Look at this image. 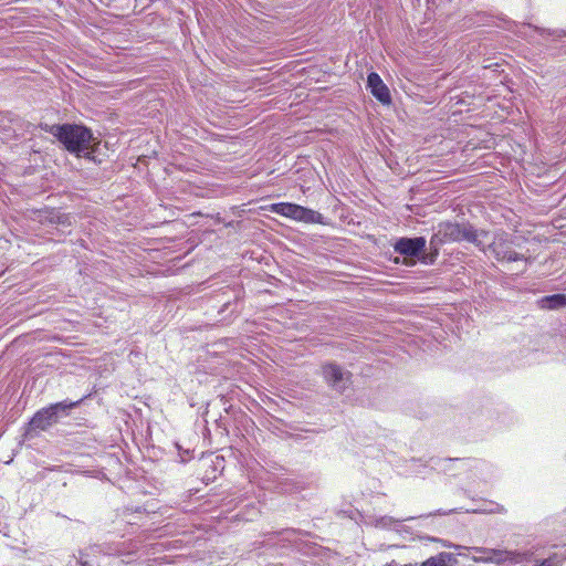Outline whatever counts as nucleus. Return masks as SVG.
Returning <instances> with one entry per match:
<instances>
[{"label": "nucleus", "mask_w": 566, "mask_h": 566, "mask_svg": "<svg viewBox=\"0 0 566 566\" xmlns=\"http://www.w3.org/2000/svg\"><path fill=\"white\" fill-rule=\"evenodd\" d=\"M424 247L426 239L422 237L412 239L402 238L396 242L395 250L405 258V264L413 265L416 258L423 252Z\"/></svg>", "instance_id": "39448f33"}, {"label": "nucleus", "mask_w": 566, "mask_h": 566, "mask_svg": "<svg viewBox=\"0 0 566 566\" xmlns=\"http://www.w3.org/2000/svg\"><path fill=\"white\" fill-rule=\"evenodd\" d=\"M367 87L381 104L389 105L391 103L389 88L377 73L373 72L368 75Z\"/></svg>", "instance_id": "0eeeda50"}, {"label": "nucleus", "mask_w": 566, "mask_h": 566, "mask_svg": "<svg viewBox=\"0 0 566 566\" xmlns=\"http://www.w3.org/2000/svg\"><path fill=\"white\" fill-rule=\"evenodd\" d=\"M82 400L72 401L65 399L39 409L27 424L25 437L34 438L42 431L50 430L54 424L69 417L71 411L81 405Z\"/></svg>", "instance_id": "7ed1b4c3"}, {"label": "nucleus", "mask_w": 566, "mask_h": 566, "mask_svg": "<svg viewBox=\"0 0 566 566\" xmlns=\"http://www.w3.org/2000/svg\"><path fill=\"white\" fill-rule=\"evenodd\" d=\"M62 126H63V124H53V125L40 124L41 129L46 132V133H49V134H51V135H53L56 138L57 142H59V135L55 132V129L57 127H62Z\"/></svg>", "instance_id": "ddd939ff"}, {"label": "nucleus", "mask_w": 566, "mask_h": 566, "mask_svg": "<svg viewBox=\"0 0 566 566\" xmlns=\"http://www.w3.org/2000/svg\"><path fill=\"white\" fill-rule=\"evenodd\" d=\"M539 306L544 310H557L566 306V295L554 294L539 300Z\"/></svg>", "instance_id": "9b49d317"}, {"label": "nucleus", "mask_w": 566, "mask_h": 566, "mask_svg": "<svg viewBox=\"0 0 566 566\" xmlns=\"http://www.w3.org/2000/svg\"><path fill=\"white\" fill-rule=\"evenodd\" d=\"M55 132L59 135V143L67 153L77 158L95 160L99 142L90 127L84 124L64 123Z\"/></svg>", "instance_id": "f257e3e1"}, {"label": "nucleus", "mask_w": 566, "mask_h": 566, "mask_svg": "<svg viewBox=\"0 0 566 566\" xmlns=\"http://www.w3.org/2000/svg\"><path fill=\"white\" fill-rule=\"evenodd\" d=\"M420 539H426V541H429V542H436V543H440L442 546L444 547H453V545L451 543H448L443 539H440V538H437V537H432V536H421L419 537Z\"/></svg>", "instance_id": "4468645a"}, {"label": "nucleus", "mask_w": 566, "mask_h": 566, "mask_svg": "<svg viewBox=\"0 0 566 566\" xmlns=\"http://www.w3.org/2000/svg\"><path fill=\"white\" fill-rule=\"evenodd\" d=\"M17 556L21 559L20 566L23 563L35 566V564L43 563L42 557L44 556V553L40 552L35 548H28V549H20Z\"/></svg>", "instance_id": "9d476101"}, {"label": "nucleus", "mask_w": 566, "mask_h": 566, "mask_svg": "<svg viewBox=\"0 0 566 566\" xmlns=\"http://www.w3.org/2000/svg\"><path fill=\"white\" fill-rule=\"evenodd\" d=\"M375 526L378 528H395L398 533L402 532V530L399 528L398 521L389 516H382L376 520Z\"/></svg>", "instance_id": "f8f14e48"}, {"label": "nucleus", "mask_w": 566, "mask_h": 566, "mask_svg": "<svg viewBox=\"0 0 566 566\" xmlns=\"http://www.w3.org/2000/svg\"><path fill=\"white\" fill-rule=\"evenodd\" d=\"M457 563L455 557L451 553H439L436 556L429 557L418 566H453Z\"/></svg>", "instance_id": "1a4fd4ad"}, {"label": "nucleus", "mask_w": 566, "mask_h": 566, "mask_svg": "<svg viewBox=\"0 0 566 566\" xmlns=\"http://www.w3.org/2000/svg\"><path fill=\"white\" fill-rule=\"evenodd\" d=\"M321 376L326 385L337 392H344L352 382V374L335 363L323 364Z\"/></svg>", "instance_id": "20e7f679"}, {"label": "nucleus", "mask_w": 566, "mask_h": 566, "mask_svg": "<svg viewBox=\"0 0 566 566\" xmlns=\"http://www.w3.org/2000/svg\"><path fill=\"white\" fill-rule=\"evenodd\" d=\"M444 234L453 241L465 240L474 243L481 250L488 245L492 249L497 260L516 261L517 254L511 250L510 245L502 238H497L491 242V234L485 231L473 230L472 227L458 224H446Z\"/></svg>", "instance_id": "f03ea898"}, {"label": "nucleus", "mask_w": 566, "mask_h": 566, "mask_svg": "<svg viewBox=\"0 0 566 566\" xmlns=\"http://www.w3.org/2000/svg\"><path fill=\"white\" fill-rule=\"evenodd\" d=\"M273 210H274L276 213H279V214L283 216V202L274 203V205H273Z\"/></svg>", "instance_id": "2eb2a0df"}, {"label": "nucleus", "mask_w": 566, "mask_h": 566, "mask_svg": "<svg viewBox=\"0 0 566 566\" xmlns=\"http://www.w3.org/2000/svg\"><path fill=\"white\" fill-rule=\"evenodd\" d=\"M471 551L474 552L472 559L475 563H493L504 564L509 560H514L515 554L505 549H489L483 547H473Z\"/></svg>", "instance_id": "423d86ee"}, {"label": "nucleus", "mask_w": 566, "mask_h": 566, "mask_svg": "<svg viewBox=\"0 0 566 566\" xmlns=\"http://www.w3.org/2000/svg\"><path fill=\"white\" fill-rule=\"evenodd\" d=\"M285 218H292L306 223L322 222V216L318 212L292 203H285Z\"/></svg>", "instance_id": "6e6552de"}]
</instances>
